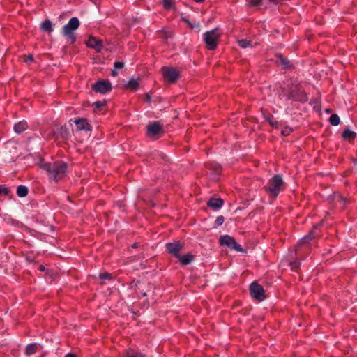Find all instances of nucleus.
I'll return each instance as SVG.
<instances>
[{
  "label": "nucleus",
  "mask_w": 357,
  "mask_h": 357,
  "mask_svg": "<svg viewBox=\"0 0 357 357\" xmlns=\"http://www.w3.org/2000/svg\"><path fill=\"white\" fill-rule=\"evenodd\" d=\"M224 204V201L221 198L211 197L207 202V206L213 208L214 211L220 209Z\"/></svg>",
  "instance_id": "obj_16"
},
{
  "label": "nucleus",
  "mask_w": 357,
  "mask_h": 357,
  "mask_svg": "<svg viewBox=\"0 0 357 357\" xmlns=\"http://www.w3.org/2000/svg\"><path fill=\"white\" fill-rule=\"evenodd\" d=\"M111 75L113 76V77H116L117 75H118V73L116 71V69H114L112 70V73Z\"/></svg>",
  "instance_id": "obj_44"
},
{
  "label": "nucleus",
  "mask_w": 357,
  "mask_h": 357,
  "mask_svg": "<svg viewBox=\"0 0 357 357\" xmlns=\"http://www.w3.org/2000/svg\"><path fill=\"white\" fill-rule=\"evenodd\" d=\"M28 128L27 122L24 120L19 121L18 123H15L14 125V131L17 133L20 134L25 131Z\"/></svg>",
  "instance_id": "obj_20"
},
{
  "label": "nucleus",
  "mask_w": 357,
  "mask_h": 357,
  "mask_svg": "<svg viewBox=\"0 0 357 357\" xmlns=\"http://www.w3.org/2000/svg\"><path fill=\"white\" fill-rule=\"evenodd\" d=\"M91 89L96 93L105 94L112 91V86L108 79H98L91 86Z\"/></svg>",
  "instance_id": "obj_7"
},
{
  "label": "nucleus",
  "mask_w": 357,
  "mask_h": 357,
  "mask_svg": "<svg viewBox=\"0 0 357 357\" xmlns=\"http://www.w3.org/2000/svg\"><path fill=\"white\" fill-rule=\"evenodd\" d=\"M138 245H139V243H134L132 245V248H138Z\"/></svg>",
  "instance_id": "obj_45"
},
{
  "label": "nucleus",
  "mask_w": 357,
  "mask_h": 357,
  "mask_svg": "<svg viewBox=\"0 0 357 357\" xmlns=\"http://www.w3.org/2000/svg\"><path fill=\"white\" fill-rule=\"evenodd\" d=\"M114 67L116 70L122 69L124 67V63L121 61H116L114 63Z\"/></svg>",
  "instance_id": "obj_36"
},
{
  "label": "nucleus",
  "mask_w": 357,
  "mask_h": 357,
  "mask_svg": "<svg viewBox=\"0 0 357 357\" xmlns=\"http://www.w3.org/2000/svg\"><path fill=\"white\" fill-rule=\"evenodd\" d=\"M41 29L47 32L48 33H50L53 31V27H52V23L49 20H45L43 21L41 24Z\"/></svg>",
  "instance_id": "obj_24"
},
{
  "label": "nucleus",
  "mask_w": 357,
  "mask_h": 357,
  "mask_svg": "<svg viewBox=\"0 0 357 357\" xmlns=\"http://www.w3.org/2000/svg\"><path fill=\"white\" fill-rule=\"evenodd\" d=\"M26 260L29 261V262L32 261V260L29 257H26Z\"/></svg>",
  "instance_id": "obj_47"
},
{
  "label": "nucleus",
  "mask_w": 357,
  "mask_h": 357,
  "mask_svg": "<svg viewBox=\"0 0 357 357\" xmlns=\"http://www.w3.org/2000/svg\"><path fill=\"white\" fill-rule=\"evenodd\" d=\"M38 270L41 272H43L45 270V267L44 265L40 264L38 267Z\"/></svg>",
  "instance_id": "obj_42"
},
{
  "label": "nucleus",
  "mask_w": 357,
  "mask_h": 357,
  "mask_svg": "<svg viewBox=\"0 0 357 357\" xmlns=\"http://www.w3.org/2000/svg\"><path fill=\"white\" fill-rule=\"evenodd\" d=\"M293 132V129L291 128H289V127H285L284 128L282 131H281V134L283 135V136H289L291 132Z\"/></svg>",
  "instance_id": "obj_34"
},
{
  "label": "nucleus",
  "mask_w": 357,
  "mask_h": 357,
  "mask_svg": "<svg viewBox=\"0 0 357 357\" xmlns=\"http://www.w3.org/2000/svg\"><path fill=\"white\" fill-rule=\"evenodd\" d=\"M183 243L180 241L167 243L165 244L166 251L176 258L180 257V252L183 248Z\"/></svg>",
  "instance_id": "obj_11"
},
{
  "label": "nucleus",
  "mask_w": 357,
  "mask_h": 357,
  "mask_svg": "<svg viewBox=\"0 0 357 357\" xmlns=\"http://www.w3.org/2000/svg\"><path fill=\"white\" fill-rule=\"evenodd\" d=\"M225 221V217L223 215H219L216 218V220L214 222L213 227L217 228L219 226H221Z\"/></svg>",
  "instance_id": "obj_30"
},
{
  "label": "nucleus",
  "mask_w": 357,
  "mask_h": 357,
  "mask_svg": "<svg viewBox=\"0 0 357 357\" xmlns=\"http://www.w3.org/2000/svg\"><path fill=\"white\" fill-rule=\"evenodd\" d=\"M194 1H195L196 3H203L205 1V0H193Z\"/></svg>",
  "instance_id": "obj_46"
},
{
  "label": "nucleus",
  "mask_w": 357,
  "mask_h": 357,
  "mask_svg": "<svg viewBox=\"0 0 357 357\" xmlns=\"http://www.w3.org/2000/svg\"><path fill=\"white\" fill-rule=\"evenodd\" d=\"M65 357H77L76 354L73 353H68Z\"/></svg>",
  "instance_id": "obj_40"
},
{
  "label": "nucleus",
  "mask_w": 357,
  "mask_h": 357,
  "mask_svg": "<svg viewBox=\"0 0 357 357\" xmlns=\"http://www.w3.org/2000/svg\"><path fill=\"white\" fill-rule=\"evenodd\" d=\"M40 167L47 172L49 178L55 182L61 181L67 175L68 163L62 160L44 162Z\"/></svg>",
  "instance_id": "obj_1"
},
{
  "label": "nucleus",
  "mask_w": 357,
  "mask_h": 357,
  "mask_svg": "<svg viewBox=\"0 0 357 357\" xmlns=\"http://www.w3.org/2000/svg\"><path fill=\"white\" fill-rule=\"evenodd\" d=\"M205 167L210 171L209 174L213 179H218L221 174L222 167L215 162H208L205 163Z\"/></svg>",
  "instance_id": "obj_13"
},
{
  "label": "nucleus",
  "mask_w": 357,
  "mask_h": 357,
  "mask_svg": "<svg viewBox=\"0 0 357 357\" xmlns=\"http://www.w3.org/2000/svg\"><path fill=\"white\" fill-rule=\"evenodd\" d=\"M79 25L80 22L79 19L76 17H73L70 19L68 24L62 29V35L70 44H74L76 41V35L74 31L79 28Z\"/></svg>",
  "instance_id": "obj_4"
},
{
  "label": "nucleus",
  "mask_w": 357,
  "mask_h": 357,
  "mask_svg": "<svg viewBox=\"0 0 357 357\" xmlns=\"http://www.w3.org/2000/svg\"><path fill=\"white\" fill-rule=\"evenodd\" d=\"M99 278L100 279L102 280H109L112 278V276L109 273H107V272H105V273H101L99 274Z\"/></svg>",
  "instance_id": "obj_35"
},
{
  "label": "nucleus",
  "mask_w": 357,
  "mask_h": 357,
  "mask_svg": "<svg viewBox=\"0 0 357 357\" xmlns=\"http://www.w3.org/2000/svg\"><path fill=\"white\" fill-rule=\"evenodd\" d=\"M238 44L242 48H247L251 46V41L247 39H241L238 41Z\"/></svg>",
  "instance_id": "obj_29"
},
{
  "label": "nucleus",
  "mask_w": 357,
  "mask_h": 357,
  "mask_svg": "<svg viewBox=\"0 0 357 357\" xmlns=\"http://www.w3.org/2000/svg\"><path fill=\"white\" fill-rule=\"evenodd\" d=\"M142 296H143V297L146 296V292H144V293L142 294Z\"/></svg>",
  "instance_id": "obj_48"
},
{
  "label": "nucleus",
  "mask_w": 357,
  "mask_h": 357,
  "mask_svg": "<svg viewBox=\"0 0 357 357\" xmlns=\"http://www.w3.org/2000/svg\"><path fill=\"white\" fill-rule=\"evenodd\" d=\"M106 106V101H96L93 104L95 109L101 110L102 107Z\"/></svg>",
  "instance_id": "obj_32"
},
{
  "label": "nucleus",
  "mask_w": 357,
  "mask_h": 357,
  "mask_svg": "<svg viewBox=\"0 0 357 357\" xmlns=\"http://www.w3.org/2000/svg\"><path fill=\"white\" fill-rule=\"evenodd\" d=\"M263 117L273 127L278 128V123L275 120L274 116L267 110L261 109Z\"/></svg>",
  "instance_id": "obj_18"
},
{
  "label": "nucleus",
  "mask_w": 357,
  "mask_h": 357,
  "mask_svg": "<svg viewBox=\"0 0 357 357\" xmlns=\"http://www.w3.org/2000/svg\"><path fill=\"white\" fill-rule=\"evenodd\" d=\"M29 193V189L25 185H19L17 188V195L20 197H24Z\"/></svg>",
  "instance_id": "obj_26"
},
{
  "label": "nucleus",
  "mask_w": 357,
  "mask_h": 357,
  "mask_svg": "<svg viewBox=\"0 0 357 357\" xmlns=\"http://www.w3.org/2000/svg\"><path fill=\"white\" fill-rule=\"evenodd\" d=\"M289 266L293 271L298 272L300 269L301 262L296 259L289 262Z\"/></svg>",
  "instance_id": "obj_27"
},
{
  "label": "nucleus",
  "mask_w": 357,
  "mask_h": 357,
  "mask_svg": "<svg viewBox=\"0 0 357 357\" xmlns=\"http://www.w3.org/2000/svg\"><path fill=\"white\" fill-rule=\"evenodd\" d=\"M123 357H146V355L139 350L130 347L125 351Z\"/></svg>",
  "instance_id": "obj_19"
},
{
  "label": "nucleus",
  "mask_w": 357,
  "mask_h": 357,
  "mask_svg": "<svg viewBox=\"0 0 357 357\" xmlns=\"http://www.w3.org/2000/svg\"><path fill=\"white\" fill-rule=\"evenodd\" d=\"M89 48L94 49L97 52H100L103 47L102 40L93 36H90L86 42Z\"/></svg>",
  "instance_id": "obj_14"
},
{
  "label": "nucleus",
  "mask_w": 357,
  "mask_h": 357,
  "mask_svg": "<svg viewBox=\"0 0 357 357\" xmlns=\"http://www.w3.org/2000/svg\"><path fill=\"white\" fill-rule=\"evenodd\" d=\"M126 88L132 91H137V89L139 88L138 80L134 78L130 79L126 84Z\"/></svg>",
  "instance_id": "obj_23"
},
{
  "label": "nucleus",
  "mask_w": 357,
  "mask_h": 357,
  "mask_svg": "<svg viewBox=\"0 0 357 357\" xmlns=\"http://www.w3.org/2000/svg\"><path fill=\"white\" fill-rule=\"evenodd\" d=\"M40 344L38 343H31L26 346L24 354L26 356L32 355L36 353L38 350Z\"/></svg>",
  "instance_id": "obj_21"
},
{
  "label": "nucleus",
  "mask_w": 357,
  "mask_h": 357,
  "mask_svg": "<svg viewBox=\"0 0 357 357\" xmlns=\"http://www.w3.org/2000/svg\"><path fill=\"white\" fill-rule=\"evenodd\" d=\"M162 5L165 10H169L174 6V1L172 0H162Z\"/></svg>",
  "instance_id": "obj_31"
},
{
  "label": "nucleus",
  "mask_w": 357,
  "mask_h": 357,
  "mask_svg": "<svg viewBox=\"0 0 357 357\" xmlns=\"http://www.w3.org/2000/svg\"><path fill=\"white\" fill-rule=\"evenodd\" d=\"M321 226V224L314 225L310 232L299 241L297 245V251H298L302 247H309L311 241L319 236L317 231L320 229Z\"/></svg>",
  "instance_id": "obj_6"
},
{
  "label": "nucleus",
  "mask_w": 357,
  "mask_h": 357,
  "mask_svg": "<svg viewBox=\"0 0 357 357\" xmlns=\"http://www.w3.org/2000/svg\"><path fill=\"white\" fill-rule=\"evenodd\" d=\"M262 0H250V4L252 6H258L261 3Z\"/></svg>",
  "instance_id": "obj_37"
},
{
  "label": "nucleus",
  "mask_w": 357,
  "mask_h": 357,
  "mask_svg": "<svg viewBox=\"0 0 357 357\" xmlns=\"http://www.w3.org/2000/svg\"><path fill=\"white\" fill-rule=\"evenodd\" d=\"M26 62H33V56L31 54H29L27 56L26 59L25 60Z\"/></svg>",
  "instance_id": "obj_38"
},
{
  "label": "nucleus",
  "mask_w": 357,
  "mask_h": 357,
  "mask_svg": "<svg viewBox=\"0 0 357 357\" xmlns=\"http://www.w3.org/2000/svg\"><path fill=\"white\" fill-rule=\"evenodd\" d=\"M77 130L91 131L92 126L89 124L86 119L78 118L75 120Z\"/></svg>",
  "instance_id": "obj_15"
},
{
  "label": "nucleus",
  "mask_w": 357,
  "mask_h": 357,
  "mask_svg": "<svg viewBox=\"0 0 357 357\" xmlns=\"http://www.w3.org/2000/svg\"><path fill=\"white\" fill-rule=\"evenodd\" d=\"M329 122L332 126H337L340 122L339 116L336 114H331L329 118Z\"/></svg>",
  "instance_id": "obj_28"
},
{
  "label": "nucleus",
  "mask_w": 357,
  "mask_h": 357,
  "mask_svg": "<svg viewBox=\"0 0 357 357\" xmlns=\"http://www.w3.org/2000/svg\"><path fill=\"white\" fill-rule=\"evenodd\" d=\"M163 133V128L159 121H153L146 126V135L149 137H154Z\"/></svg>",
  "instance_id": "obj_9"
},
{
  "label": "nucleus",
  "mask_w": 357,
  "mask_h": 357,
  "mask_svg": "<svg viewBox=\"0 0 357 357\" xmlns=\"http://www.w3.org/2000/svg\"><path fill=\"white\" fill-rule=\"evenodd\" d=\"M178 259L183 265H188L193 261L194 256L190 253H188L182 257L180 256Z\"/></svg>",
  "instance_id": "obj_25"
},
{
  "label": "nucleus",
  "mask_w": 357,
  "mask_h": 357,
  "mask_svg": "<svg viewBox=\"0 0 357 357\" xmlns=\"http://www.w3.org/2000/svg\"><path fill=\"white\" fill-rule=\"evenodd\" d=\"M10 190L8 188L0 185V195L8 196L10 193Z\"/></svg>",
  "instance_id": "obj_33"
},
{
  "label": "nucleus",
  "mask_w": 357,
  "mask_h": 357,
  "mask_svg": "<svg viewBox=\"0 0 357 357\" xmlns=\"http://www.w3.org/2000/svg\"><path fill=\"white\" fill-rule=\"evenodd\" d=\"M277 58V62L282 66V68L284 70L294 68L292 63L284 57L282 54H277L275 55Z\"/></svg>",
  "instance_id": "obj_17"
},
{
  "label": "nucleus",
  "mask_w": 357,
  "mask_h": 357,
  "mask_svg": "<svg viewBox=\"0 0 357 357\" xmlns=\"http://www.w3.org/2000/svg\"><path fill=\"white\" fill-rule=\"evenodd\" d=\"M203 36L206 48L209 50H215L218 47V43L221 36V33L219 29L215 28L205 32Z\"/></svg>",
  "instance_id": "obj_5"
},
{
  "label": "nucleus",
  "mask_w": 357,
  "mask_h": 357,
  "mask_svg": "<svg viewBox=\"0 0 357 357\" xmlns=\"http://www.w3.org/2000/svg\"><path fill=\"white\" fill-rule=\"evenodd\" d=\"M183 21H184V22H185L188 26H190L191 28H192V27H193V26H192V25L191 24L190 22L188 20H187V19H184V18H183Z\"/></svg>",
  "instance_id": "obj_43"
},
{
  "label": "nucleus",
  "mask_w": 357,
  "mask_h": 357,
  "mask_svg": "<svg viewBox=\"0 0 357 357\" xmlns=\"http://www.w3.org/2000/svg\"><path fill=\"white\" fill-rule=\"evenodd\" d=\"M250 295L255 299L261 301L266 298L265 291L263 287L257 282H253L250 285Z\"/></svg>",
  "instance_id": "obj_8"
},
{
  "label": "nucleus",
  "mask_w": 357,
  "mask_h": 357,
  "mask_svg": "<svg viewBox=\"0 0 357 357\" xmlns=\"http://www.w3.org/2000/svg\"><path fill=\"white\" fill-rule=\"evenodd\" d=\"M220 244L221 245H226L229 247L231 249H233L236 251H241L242 248L241 245L236 243L234 238L229 236V235H224L220 236Z\"/></svg>",
  "instance_id": "obj_10"
},
{
  "label": "nucleus",
  "mask_w": 357,
  "mask_h": 357,
  "mask_svg": "<svg viewBox=\"0 0 357 357\" xmlns=\"http://www.w3.org/2000/svg\"><path fill=\"white\" fill-rule=\"evenodd\" d=\"M163 76L169 82H175L179 77V73L173 67H162Z\"/></svg>",
  "instance_id": "obj_12"
},
{
  "label": "nucleus",
  "mask_w": 357,
  "mask_h": 357,
  "mask_svg": "<svg viewBox=\"0 0 357 357\" xmlns=\"http://www.w3.org/2000/svg\"><path fill=\"white\" fill-rule=\"evenodd\" d=\"M270 2L273 3L275 4H278L282 2L283 0H268Z\"/></svg>",
  "instance_id": "obj_41"
},
{
  "label": "nucleus",
  "mask_w": 357,
  "mask_h": 357,
  "mask_svg": "<svg viewBox=\"0 0 357 357\" xmlns=\"http://www.w3.org/2000/svg\"><path fill=\"white\" fill-rule=\"evenodd\" d=\"M342 137L344 140L351 142L356 138V133L349 129H346L342 132Z\"/></svg>",
  "instance_id": "obj_22"
},
{
  "label": "nucleus",
  "mask_w": 357,
  "mask_h": 357,
  "mask_svg": "<svg viewBox=\"0 0 357 357\" xmlns=\"http://www.w3.org/2000/svg\"><path fill=\"white\" fill-rule=\"evenodd\" d=\"M286 97L288 100L305 103L308 101V96L300 84H288L286 87H280L279 98Z\"/></svg>",
  "instance_id": "obj_2"
},
{
  "label": "nucleus",
  "mask_w": 357,
  "mask_h": 357,
  "mask_svg": "<svg viewBox=\"0 0 357 357\" xmlns=\"http://www.w3.org/2000/svg\"><path fill=\"white\" fill-rule=\"evenodd\" d=\"M151 100V96L148 93H146L145 95V101L147 102H150Z\"/></svg>",
  "instance_id": "obj_39"
},
{
  "label": "nucleus",
  "mask_w": 357,
  "mask_h": 357,
  "mask_svg": "<svg viewBox=\"0 0 357 357\" xmlns=\"http://www.w3.org/2000/svg\"><path fill=\"white\" fill-rule=\"evenodd\" d=\"M285 183L281 174H275L270 178L264 189L268 196L275 199L278 195L284 190Z\"/></svg>",
  "instance_id": "obj_3"
}]
</instances>
